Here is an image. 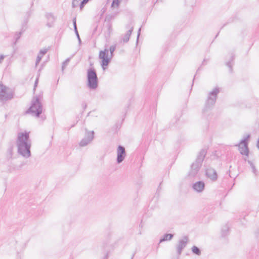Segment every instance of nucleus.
Here are the masks:
<instances>
[{"instance_id":"obj_1","label":"nucleus","mask_w":259,"mask_h":259,"mask_svg":"<svg viewBox=\"0 0 259 259\" xmlns=\"http://www.w3.org/2000/svg\"><path fill=\"white\" fill-rule=\"evenodd\" d=\"M16 144L18 153L20 155L25 158H28L31 156V141L29 138V133H19Z\"/></svg>"},{"instance_id":"obj_2","label":"nucleus","mask_w":259,"mask_h":259,"mask_svg":"<svg viewBox=\"0 0 259 259\" xmlns=\"http://www.w3.org/2000/svg\"><path fill=\"white\" fill-rule=\"evenodd\" d=\"M206 154V151L204 149H202L199 152L195 161L191 165V169L188 174V176L189 177L193 178L197 175L200 167L201 166L202 163L204 160Z\"/></svg>"},{"instance_id":"obj_3","label":"nucleus","mask_w":259,"mask_h":259,"mask_svg":"<svg viewBox=\"0 0 259 259\" xmlns=\"http://www.w3.org/2000/svg\"><path fill=\"white\" fill-rule=\"evenodd\" d=\"M116 49V45L110 47L109 50L107 49L101 51L99 53V58L102 59V66L103 69H105V66H107L113 56V52Z\"/></svg>"},{"instance_id":"obj_4","label":"nucleus","mask_w":259,"mask_h":259,"mask_svg":"<svg viewBox=\"0 0 259 259\" xmlns=\"http://www.w3.org/2000/svg\"><path fill=\"white\" fill-rule=\"evenodd\" d=\"M42 112V106L38 97L33 98L31 105L26 111V113H30L32 116L38 117Z\"/></svg>"},{"instance_id":"obj_5","label":"nucleus","mask_w":259,"mask_h":259,"mask_svg":"<svg viewBox=\"0 0 259 259\" xmlns=\"http://www.w3.org/2000/svg\"><path fill=\"white\" fill-rule=\"evenodd\" d=\"M88 87L91 90H95L98 86V79L95 69L89 68L87 71Z\"/></svg>"},{"instance_id":"obj_6","label":"nucleus","mask_w":259,"mask_h":259,"mask_svg":"<svg viewBox=\"0 0 259 259\" xmlns=\"http://www.w3.org/2000/svg\"><path fill=\"white\" fill-rule=\"evenodd\" d=\"M219 92V88H215L212 91L209 93L204 108V111H208L214 105L218 94Z\"/></svg>"},{"instance_id":"obj_7","label":"nucleus","mask_w":259,"mask_h":259,"mask_svg":"<svg viewBox=\"0 0 259 259\" xmlns=\"http://www.w3.org/2000/svg\"><path fill=\"white\" fill-rule=\"evenodd\" d=\"M14 93L9 87L0 83V102L5 103L13 99Z\"/></svg>"},{"instance_id":"obj_8","label":"nucleus","mask_w":259,"mask_h":259,"mask_svg":"<svg viewBox=\"0 0 259 259\" xmlns=\"http://www.w3.org/2000/svg\"><path fill=\"white\" fill-rule=\"evenodd\" d=\"M250 138V135H247L246 137L242 140L237 145L239 147V150L242 155L248 156L249 150L248 148V141Z\"/></svg>"},{"instance_id":"obj_9","label":"nucleus","mask_w":259,"mask_h":259,"mask_svg":"<svg viewBox=\"0 0 259 259\" xmlns=\"http://www.w3.org/2000/svg\"><path fill=\"white\" fill-rule=\"evenodd\" d=\"M94 132L85 130V134L84 138L80 141L79 146L84 147L90 144L94 139Z\"/></svg>"},{"instance_id":"obj_10","label":"nucleus","mask_w":259,"mask_h":259,"mask_svg":"<svg viewBox=\"0 0 259 259\" xmlns=\"http://www.w3.org/2000/svg\"><path fill=\"white\" fill-rule=\"evenodd\" d=\"M189 241V238L187 236L183 237L181 239L178 241L176 245L177 252L178 255H180L182 252L183 249L186 246Z\"/></svg>"},{"instance_id":"obj_11","label":"nucleus","mask_w":259,"mask_h":259,"mask_svg":"<svg viewBox=\"0 0 259 259\" xmlns=\"http://www.w3.org/2000/svg\"><path fill=\"white\" fill-rule=\"evenodd\" d=\"M126 156V152L125 148L119 145L117 149V163H120L124 159Z\"/></svg>"},{"instance_id":"obj_12","label":"nucleus","mask_w":259,"mask_h":259,"mask_svg":"<svg viewBox=\"0 0 259 259\" xmlns=\"http://www.w3.org/2000/svg\"><path fill=\"white\" fill-rule=\"evenodd\" d=\"M206 174L207 177L212 181H215L218 178L217 171L213 168H209L207 169Z\"/></svg>"},{"instance_id":"obj_13","label":"nucleus","mask_w":259,"mask_h":259,"mask_svg":"<svg viewBox=\"0 0 259 259\" xmlns=\"http://www.w3.org/2000/svg\"><path fill=\"white\" fill-rule=\"evenodd\" d=\"M205 187V184L203 181H198L195 183L193 185V188L194 190L198 192H202Z\"/></svg>"},{"instance_id":"obj_14","label":"nucleus","mask_w":259,"mask_h":259,"mask_svg":"<svg viewBox=\"0 0 259 259\" xmlns=\"http://www.w3.org/2000/svg\"><path fill=\"white\" fill-rule=\"evenodd\" d=\"M47 19V26L49 27H51L55 21L56 18L51 13H48L46 15Z\"/></svg>"},{"instance_id":"obj_15","label":"nucleus","mask_w":259,"mask_h":259,"mask_svg":"<svg viewBox=\"0 0 259 259\" xmlns=\"http://www.w3.org/2000/svg\"><path fill=\"white\" fill-rule=\"evenodd\" d=\"M133 31V27H131V28L126 32L124 36L122 38V40L124 42H127L129 39L131 35V34Z\"/></svg>"},{"instance_id":"obj_16","label":"nucleus","mask_w":259,"mask_h":259,"mask_svg":"<svg viewBox=\"0 0 259 259\" xmlns=\"http://www.w3.org/2000/svg\"><path fill=\"white\" fill-rule=\"evenodd\" d=\"M26 23H27V22H25V24L22 25L21 31L20 32H17L15 34L16 41L15 42V44L16 43V42L18 41V40L20 38L22 33H23L24 32V31L25 30V29L26 28Z\"/></svg>"},{"instance_id":"obj_17","label":"nucleus","mask_w":259,"mask_h":259,"mask_svg":"<svg viewBox=\"0 0 259 259\" xmlns=\"http://www.w3.org/2000/svg\"><path fill=\"white\" fill-rule=\"evenodd\" d=\"M76 18H74L73 19V27L74 29L75 33L76 34V35L77 37V39L78 40L79 44L81 43V39L80 38L79 33L78 32L77 29V26H76Z\"/></svg>"},{"instance_id":"obj_18","label":"nucleus","mask_w":259,"mask_h":259,"mask_svg":"<svg viewBox=\"0 0 259 259\" xmlns=\"http://www.w3.org/2000/svg\"><path fill=\"white\" fill-rule=\"evenodd\" d=\"M173 236L174 235L172 234H165L163 235V238L160 239L159 242L161 243L165 241L170 240L172 238Z\"/></svg>"},{"instance_id":"obj_19","label":"nucleus","mask_w":259,"mask_h":259,"mask_svg":"<svg viewBox=\"0 0 259 259\" xmlns=\"http://www.w3.org/2000/svg\"><path fill=\"white\" fill-rule=\"evenodd\" d=\"M192 251L193 253L200 255L201 254V251L200 249L196 246H193L192 247Z\"/></svg>"},{"instance_id":"obj_20","label":"nucleus","mask_w":259,"mask_h":259,"mask_svg":"<svg viewBox=\"0 0 259 259\" xmlns=\"http://www.w3.org/2000/svg\"><path fill=\"white\" fill-rule=\"evenodd\" d=\"M248 163L250 164L252 172L254 174V175H257V170L255 168V165L253 164V163L250 160H248Z\"/></svg>"},{"instance_id":"obj_21","label":"nucleus","mask_w":259,"mask_h":259,"mask_svg":"<svg viewBox=\"0 0 259 259\" xmlns=\"http://www.w3.org/2000/svg\"><path fill=\"white\" fill-rule=\"evenodd\" d=\"M119 0H113L112 4H111V8H118L119 6Z\"/></svg>"},{"instance_id":"obj_22","label":"nucleus","mask_w":259,"mask_h":259,"mask_svg":"<svg viewBox=\"0 0 259 259\" xmlns=\"http://www.w3.org/2000/svg\"><path fill=\"white\" fill-rule=\"evenodd\" d=\"M70 60V58H67L66 60H65L62 65V70L63 71L66 67L68 65L69 61Z\"/></svg>"},{"instance_id":"obj_23","label":"nucleus","mask_w":259,"mask_h":259,"mask_svg":"<svg viewBox=\"0 0 259 259\" xmlns=\"http://www.w3.org/2000/svg\"><path fill=\"white\" fill-rule=\"evenodd\" d=\"M81 0H72V8H75L77 7H78V6H79V2H80Z\"/></svg>"},{"instance_id":"obj_24","label":"nucleus","mask_w":259,"mask_h":259,"mask_svg":"<svg viewBox=\"0 0 259 259\" xmlns=\"http://www.w3.org/2000/svg\"><path fill=\"white\" fill-rule=\"evenodd\" d=\"M90 0H82L80 2L79 4L80 10H82L84 5L88 3Z\"/></svg>"},{"instance_id":"obj_25","label":"nucleus","mask_w":259,"mask_h":259,"mask_svg":"<svg viewBox=\"0 0 259 259\" xmlns=\"http://www.w3.org/2000/svg\"><path fill=\"white\" fill-rule=\"evenodd\" d=\"M229 228L227 226H224L222 229V235L225 236L227 234V232L228 231Z\"/></svg>"},{"instance_id":"obj_26","label":"nucleus","mask_w":259,"mask_h":259,"mask_svg":"<svg viewBox=\"0 0 259 259\" xmlns=\"http://www.w3.org/2000/svg\"><path fill=\"white\" fill-rule=\"evenodd\" d=\"M43 56H41L40 55H38L37 57V58H36V62H35V65L37 66L39 62L40 61V60H41V58Z\"/></svg>"},{"instance_id":"obj_27","label":"nucleus","mask_w":259,"mask_h":259,"mask_svg":"<svg viewBox=\"0 0 259 259\" xmlns=\"http://www.w3.org/2000/svg\"><path fill=\"white\" fill-rule=\"evenodd\" d=\"M48 50L47 49H44L42 50H41L39 52V55H40L41 56H43L44 55H45L47 52Z\"/></svg>"},{"instance_id":"obj_28","label":"nucleus","mask_w":259,"mask_h":259,"mask_svg":"<svg viewBox=\"0 0 259 259\" xmlns=\"http://www.w3.org/2000/svg\"><path fill=\"white\" fill-rule=\"evenodd\" d=\"M227 66L230 68V72L232 71V64L231 61H229L226 63Z\"/></svg>"},{"instance_id":"obj_29","label":"nucleus","mask_w":259,"mask_h":259,"mask_svg":"<svg viewBox=\"0 0 259 259\" xmlns=\"http://www.w3.org/2000/svg\"><path fill=\"white\" fill-rule=\"evenodd\" d=\"M5 58V56L4 55H1L0 56V64L2 63L3 60Z\"/></svg>"},{"instance_id":"obj_30","label":"nucleus","mask_w":259,"mask_h":259,"mask_svg":"<svg viewBox=\"0 0 259 259\" xmlns=\"http://www.w3.org/2000/svg\"><path fill=\"white\" fill-rule=\"evenodd\" d=\"M37 83H38V79H36V80H35V83H34V89H33L34 90H35V88L37 86Z\"/></svg>"},{"instance_id":"obj_31","label":"nucleus","mask_w":259,"mask_h":259,"mask_svg":"<svg viewBox=\"0 0 259 259\" xmlns=\"http://www.w3.org/2000/svg\"><path fill=\"white\" fill-rule=\"evenodd\" d=\"M141 28H140L138 30V36H137V41L138 40V38H139V37L140 36V31H141Z\"/></svg>"},{"instance_id":"obj_32","label":"nucleus","mask_w":259,"mask_h":259,"mask_svg":"<svg viewBox=\"0 0 259 259\" xmlns=\"http://www.w3.org/2000/svg\"><path fill=\"white\" fill-rule=\"evenodd\" d=\"M256 146H257V148L259 149V138H258V140L257 142Z\"/></svg>"},{"instance_id":"obj_33","label":"nucleus","mask_w":259,"mask_h":259,"mask_svg":"<svg viewBox=\"0 0 259 259\" xmlns=\"http://www.w3.org/2000/svg\"><path fill=\"white\" fill-rule=\"evenodd\" d=\"M82 105L83 106L84 108H85L87 106L86 104H82Z\"/></svg>"},{"instance_id":"obj_34","label":"nucleus","mask_w":259,"mask_h":259,"mask_svg":"<svg viewBox=\"0 0 259 259\" xmlns=\"http://www.w3.org/2000/svg\"><path fill=\"white\" fill-rule=\"evenodd\" d=\"M231 58H232V61H233L234 60V56H232Z\"/></svg>"},{"instance_id":"obj_35","label":"nucleus","mask_w":259,"mask_h":259,"mask_svg":"<svg viewBox=\"0 0 259 259\" xmlns=\"http://www.w3.org/2000/svg\"><path fill=\"white\" fill-rule=\"evenodd\" d=\"M134 255V254H133V256H132V257L131 259H133V258Z\"/></svg>"},{"instance_id":"obj_36","label":"nucleus","mask_w":259,"mask_h":259,"mask_svg":"<svg viewBox=\"0 0 259 259\" xmlns=\"http://www.w3.org/2000/svg\"><path fill=\"white\" fill-rule=\"evenodd\" d=\"M105 259H107V256L105 257Z\"/></svg>"}]
</instances>
